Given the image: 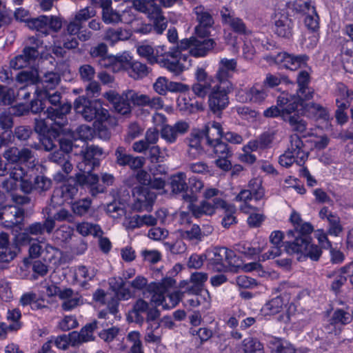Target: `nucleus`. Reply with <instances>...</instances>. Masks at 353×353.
<instances>
[{
    "label": "nucleus",
    "instance_id": "nucleus-28",
    "mask_svg": "<svg viewBox=\"0 0 353 353\" xmlns=\"http://www.w3.org/2000/svg\"><path fill=\"white\" fill-rule=\"evenodd\" d=\"M208 275L205 272H196L190 275V280H184L180 282L179 287L185 288L188 293H196L199 291H204L203 286L208 280Z\"/></svg>",
    "mask_w": 353,
    "mask_h": 353
},
{
    "label": "nucleus",
    "instance_id": "nucleus-56",
    "mask_svg": "<svg viewBox=\"0 0 353 353\" xmlns=\"http://www.w3.org/2000/svg\"><path fill=\"white\" fill-rule=\"evenodd\" d=\"M127 341L131 344L128 353H143L141 334L138 331H131L127 336Z\"/></svg>",
    "mask_w": 353,
    "mask_h": 353
},
{
    "label": "nucleus",
    "instance_id": "nucleus-32",
    "mask_svg": "<svg viewBox=\"0 0 353 353\" xmlns=\"http://www.w3.org/2000/svg\"><path fill=\"white\" fill-rule=\"evenodd\" d=\"M305 105L304 114L307 118H312L315 121L323 124L321 127L326 128L330 120V114L327 111L319 105L314 103H307Z\"/></svg>",
    "mask_w": 353,
    "mask_h": 353
},
{
    "label": "nucleus",
    "instance_id": "nucleus-2",
    "mask_svg": "<svg viewBox=\"0 0 353 353\" xmlns=\"http://www.w3.org/2000/svg\"><path fill=\"white\" fill-rule=\"evenodd\" d=\"M176 281L172 278H165L159 283H152L148 290L151 293V303L155 307H150L145 301L140 299L137 301L133 307V313L137 319L143 322L144 318L141 314H145L146 322L156 321L160 317V312L156 308L161 306L163 309L170 310L176 307L183 297V293L179 290H174Z\"/></svg>",
    "mask_w": 353,
    "mask_h": 353
},
{
    "label": "nucleus",
    "instance_id": "nucleus-23",
    "mask_svg": "<svg viewBox=\"0 0 353 353\" xmlns=\"http://www.w3.org/2000/svg\"><path fill=\"white\" fill-rule=\"evenodd\" d=\"M77 191L74 185L64 183L54 190L51 202L54 205H61L65 203H72Z\"/></svg>",
    "mask_w": 353,
    "mask_h": 353
},
{
    "label": "nucleus",
    "instance_id": "nucleus-14",
    "mask_svg": "<svg viewBox=\"0 0 353 353\" xmlns=\"http://www.w3.org/2000/svg\"><path fill=\"white\" fill-rule=\"evenodd\" d=\"M235 258L234 252L226 248H214L208 250L205 259L217 272L225 271L230 265H232Z\"/></svg>",
    "mask_w": 353,
    "mask_h": 353
},
{
    "label": "nucleus",
    "instance_id": "nucleus-49",
    "mask_svg": "<svg viewBox=\"0 0 353 353\" xmlns=\"http://www.w3.org/2000/svg\"><path fill=\"white\" fill-rule=\"evenodd\" d=\"M172 192L174 194L183 192L188 190L186 183V174L183 172H178L170 177V181Z\"/></svg>",
    "mask_w": 353,
    "mask_h": 353
},
{
    "label": "nucleus",
    "instance_id": "nucleus-34",
    "mask_svg": "<svg viewBox=\"0 0 353 353\" xmlns=\"http://www.w3.org/2000/svg\"><path fill=\"white\" fill-rule=\"evenodd\" d=\"M309 79L310 74L308 72H300L297 77V83L299 84V90L297 92L296 95L290 94L289 96L294 97L295 99L298 101H304L310 99L312 97L313 92L307 87Z\"/></svg>",
    "mask_w": 353,
    "mask_h": 353
},
{
    "label": "nucleus",
    "instance_id": "nucleus-22",
    "mask_svg": "<svg viewBox=\"0 0 353 353\" xmlns=\"http://www.w3.org/2000/svg\"><path fill=\"white\" fill-rule=\"evenodd\" d=\"M153 89L158 94L165 95L168 92H186L190 88L188 85L170 81L164 77H159L154 82Z\"/></svg>",
    "mask_w": 353,
    "mask_h": 353
},
{
    "label": "nucleus",
    "instance_id": "nucleus-57",
    "mask_svg": "<svg viewBox=\"0 0 353 353\" xmlns=\"http://www.w3.org/2000/svg\"><path fill=\"white\" fill-rule=\"evenodd\" d=\"M125 96L127 99H130L131 103L134 105L147 106L149 102L148 95L140 94L132 90L125 91Z\"/></svg>",
    "mask_w": 353,
    "mask_h": 353
},
{
    "label": "nucleus",
    "instance_id": "nucleus-19",
    "mask_svg": "<svg viewBox=\"0 0 353 353\" xmlns=\"http://www.w3.org/2000/svg\"><path fill=\"white\" fill-rule=\"evenodd\" d=\"M237 61L234 59L222 58L218 65V69L213 77L215 83L226 85V83H232L229 79L232 77L233 72L236 70Z\"/></svg>",
    "mask_w": 353,
    "mask_h": 353
},
{
    "label": "nucleus",
    "instance_id": "nucleus-6",
    "mask_svg": "<svg viewBox=\"0 0 353 353\" xmlns=\"http://www.w3.org/2000/svg\"><path fill=\"white\" fill-rule=\"evenodd\" d=\"M313 230L314 227L308 222H303L299 226H296L294 230H289L287 236L294 240L286 242L287 251L290 253L301 254V256L317 261L321 254V250L317 245L311 243V238L308 236Z\"/></svg>",
    "mask_w": 353,
    "mask_h": 353
},
{
    "label": "nucleus",
    "instance_id": "nucleus-12",
    "mask_svg": "<svg viewBox=\"0 0 353 353\" xmlns=\"http://www.w3.org/2000/svg\"><path fill=\"white\" fill-rule=\"evenodd\" d=\"M185 201L188 202V208L192 212V214L196 217H199L203 214L212 215L215 213L218 208L226 209L228 205L226 203L221 199H214L212 202L209 201H203L199 205H196L193 203L196 201V197L192 195H183ZM234 207L229 206L228 210L230 212H234Z\"/></svg>",
    "mask_w": 353,
    "mask_h": 353
},
{
    "label": "nucleus",
    "instance_id": "nucleus-13",
    "mask_svg": "<svg viewBox=\"0 0 353 353\" xmlns=\"http://www.w3.org/2000/svg\"><path fill=\"white\" fill-rule=\"evenodd\" d=\"M215 46L212 39L193 36L183 39L179 42L181 52L188 50L189 53L194 57H205Z\"/></svg>",
    "mask_w": 353,
    "mask_h": 353
},
{
    "label": "nucleus",
    "instance_id": "nucleus-51",
    "mask_svg": "<svg viewBox=\"0 0 353 353\" xmlns=\"http://www.w3.org/2000/svg\"><path fill=\"white\" fill-rule=\"evenodd\" d=\"M77 231L82 236L92 235L94 236H101L103 231L101 227L97 224L89 222H81L77 224Z\"/></svg>",
    "mask_w": 353,
    "mask_h": 353
},
{
    "label": "nucleus",
    "instance_id": "nucleus-58",
    "mask_svg": "<svg viewBox=\"0 0 353 353\" xmlns=\"http://www.w3.org/2000/svg\"><path fill=\"white\" fill-rule=\"evenodd\" d=\"M48 16L42 15L28 21L27 26L30 29L36 30L42 33L46 34L48 31Z\"/></svg>",
    "mask_w": 353,
    "mask_h": 353
},
{
    "label": "nucleus",
    "instance_id": "nucleus-18",
    "mask_svg": "<svg viewBox=\"0 0 353 353\" xmlns=\"http://www.w3.org/2000/svg\"><path fill=\"white\" fill-rule=\"evenodd\" d=\"M268 96L264 86L255 84L250 88L240 90L236 94V99L241 103H261Z\"/></svg>",
    "mask_w": 353,
    "mask_h": 353
},
{
    "label": "nucleus",
    "instance_id": "nucleus-44",
    "mask_svg": "<svg viewBox=\"0 0 353 353\" xmlns=\"http://www.w3.org/2000/svg\"><path fill=\"white\" fill-rule=\"evenodd\" d=\"M206 137L208 144H212L219 141L223 137L222 125L216 121L207 123L203 130H201Z\"/></svg>",
    "mask_w": 353,
    "mask_h": 353
},
{
    "label": "nucleus",
    "instance_id": "nucleus-55",
    "mask_svg": "<svg viewBox=\"0 0 353 353\" xmlns=\"http://www.w3.org/2000/svg\"><path fill=\"white\" fill-rule=\"evenodd\" d=\"M38 79L39 74L36 69L21 71L17 76V81L24 85L34 84L38 82Z\"/></svg>",
    "mask_w": 353,
    "mask_h": 353
},
{
    "label": "nucleus",
    "instance_id": "nucleus-47",
    "mask_svg": "<svg viewBox=\"0 0 353 353\" xmlns=\"http://www.w3.org/2000/svg\"><path fill=\"white\" fill-rule=\"evenodd\" d=\"M260 38L252 33L245 36L243 54L246 59H252L256 52V47L260 45Z\"/></svg>",
    "mask_w": 353,
    "mask_h": 353
},
{
    "label": "nucleus",
    "instance_id": "nucleus-20",
    "mask_svg": "<svg viewBox=\"0 0 353 353\" xmlns=\"http://www.w3.org/2000/svg\"><path fill=\"white\" fill-rule=\"evenodd\" d=\"M308 57L305 55H294L285 52H280L275 57L277 64L291 70H296L305 66Z\"/></svg>",
    "mask_w": 353,
    "mask_h": 353
},
{
    "label": "nucleus",
    "instance_id": "nucleus-5",
    "mask_svg": "<svg viewBox=\"0 0 353 353\" xmlns=\"http://www.w3.org/2000/svg\"><path fill=\"white\" fill-rule=\"evenodd\" d=\"M74 106L77 113L81 114L86 121L96 119L94 128L101 139L110 138L108 128L113 125L112 119L110 117L108 110L101 107L99 101H90L80 97L75 100Z\"/></svg>",
    "mask_w": 353,
    "mask_h": 353
},
{
    "label": "nucleus",
    "instance_id": "nucleus-27",
    "mask_svg": "<svg viewBox=\"0 0 353 353\" xmlns=\"http://www.w3.org/2000/svg\"><path fill=\"white\" fill-rule=\"evenodd\" d=\"M77 46L78 41L75 36L65 32L55 37L52 52L57 57H63L65 52V49L75 48Z\"/></svg>",
    "mask_w": 353,
    "mask_h": 353
},
{
    "label": "nucleus",
    "instance_id": "nucleus-21",
    "mask_svg": "<svg viewBox=\"0 0 353 353\" xmlns=\"http://www.w3.org/2000/svg\"><path fill=\"white\" fill-rule=\"evenodd\" d=\"M190 125L185 121H179L174 125H165L161 129V137L168 143H174L178 137L185 134Z\"/></svg>",
    "mask_w": 353,
    "mask_h": 353
},
{
    "label": "nucleus",
    "instance_id": "nucleus-15",
    "mask_svg": "<svg viewBox=\"0 0 353 353\" xmlns=\"http://www.w3.org/2000/svg\"><path fill=\"white\" fill-rule=\"evenodd\" d=\"M35 130L42 134L40 141L46 150H52L55 145V139L52 140L51 136H60L61 128H59L48 121H37Z\"/></svg>",
    "mask_w": 353,
    "mask_h": 353
},
{
    "label": "nucleus",
    "instance_id": "nucleus-60",
    "mask_svg": "<svg viewBox=\"0 0 353 353\" xmlns=\"http://www.w3.org/2000/svg\"><path fill=\"white\" fill-rule=\"evenodd\" d=\"M243 347L245 353H264L263 345L252 338L245 339Z\"/></svg>",
    "mask_w": 353,
    "mask_h": 353
},
{
    "label": "nucleus",
    "instance_id": "nucleus-52",
    "mask_svg": "<svg viewBox=\"0 0 353 353\" xmlns=\"http://www.w3.org/2000/svg\"><path fill=\"white\" fill-rule=\"evenodd\" d=\"M149 72L148 67L139 61H134L130 59V64L128 69L129 76L134 79H141L145 77Z\"/></svg>",
    "mask_w": 353,
    "mask_h": 353
},
{
    "label": "nucleus",
    "instance_id": "nucleus-48",
    "mask_svg": "<svg viewBox=\"0 0 353 353\" xmlns=\"http://www.w3.org/2000/svg\"><path fill=\"white\" fill-rule=\"evenodd\" d=\"M60 82V77L55 72H48L45 74L41 81L39 83L37 89L42 91H50L56 88Z\"/></svg>",
    "mask_w": 353,
    "mask_h": 353
},
{
    "label": "nucleus",
    "instance_id": "nucleus-16",
    "mask_svg": "<svg viewBox=\"0 0 353 353\" xmlns=\"http://www.w3.org/2000/svg\"><path fill=\"white\" fill-rule=\"evenodd\" d=\"M24 211L19 207L9 206L0 214V225L5 228H12V232L21 230V224L23 219Z\"/></svg>",
    "mask_w": 353,
    "mask_h": 353
},
{
    "label": "nucleus",
    "instance_id": "nucleus-29",
    "mask_svg": "<svg viewBox=\"0 0 353 353\" xmlns=\"http://www.w3.org/2000/svg\"><path fill=\"white\" fill-rule=\"evenodd\" d=\"M104 97L112 103L114 110L121 114H127L131 111L130 103V99H127L125 96V92L119 95L114 90H110L104 94Z\"/></svg>",
    "mask_w": 353,
    "mask_h": 353
},
{
    "label": "nucleus",
    "instance_id": "nucleus-35",
    "mask_svg": "<svg viewBox=\"0 0 353 353\" xmlns=\"http://www.w3.org/2000/svg\"><path fill=\"white\" fill-rule=\"evenodd\" d=\"M97 328V323L92 322L85 325L80 332H72L70 333L71 341L74 345H79L82 343H86L94 339V331Z\"/></svg>",
    "mask_w": 353,
    "mask_h": 353
},
{
    "label": "nucleus",
    "instance_id": "nucleus-9",
    "mask_svg": "<svg viewBox=\"0 0 353 353\" xmlns=\"http://www.w3.org/2000/svg\"><path fill=\"white\" fill-rule=\"evenodd\" d=\"M164 186L165 181L163 180L161 178H154L152 180L150 179L147 186L134 188L133 194L136 201L134 203V208L137 211H150L156 199V194L151 189L161 191Z\"/></svg>",
    "mask_w": 353,
    "mask_h": 353
},
{
    "label": "nucleus",
    "instance_id": "nucleus-45",
    "mask_svg": "<svg viewBox=\"0 0 353 353\" xmlns=\"http://www.w3.org/2000/svg\"><path fill=\"white\" fill-rule=\"evenodd\" d=\"M193 296L188 299L185 305L191 307H196L201 305L204 309H209L211 305V296L208 290L199 291L196 293H189Z\"/></svg>",
    "mask_w": 353,
    "mask_h": 353
},
{
    "label": "nucleus",
    "instance_id": "nucleus-63",
    "mask_svg": "<svg viewBox=\"0 0 353 353\" xmlns=\"http://www.w3.org/2000/svg\"><path fill=\"white\" fill-rule=\"evenodd\" d=\"M130 34L121 29H109L107 30L105 36V39L110 41L112 44L120 40L127 39Z\"/></svg>",
    "mask_w": 353,
    "mask_h": 353
},
{
    "label": "nucleus",
    "instance_id": "nucleus-54",
    "mask_svg": "<svg viewBox=\"0 0 353 353\" xmlns=\"http://www.w3.org/2000/svg\"><path fill=\"white\" fill-rule=\"evenodd\" d=\"M353 99V91L350 90L347 86L343 83H339L336 90V103H345L350 105V101Z\"/></svg>",
    "mask_w": 353,
    "mask_h": 353
},
{
    "label": "nucleus",
    "instance_id": "nucleus-36",
    "mask_svg": "<svg viewBox=\"0 0 353 353\" xmlns=\"http://www.w3.org/2000/svg\"><path fill=\"white\" fill-rule=\"evenodd\" d=\"M18 252L19 249L14 247V244H10L8 234L5 232L0 233V261H10L15 257Z\"/></svg>",
    "mask_w": 353,
    "mask_h": 353
},
{
    "label": "nucleus",
    "instance_id": "nucleus-61",
    "mask_svg": "<svg viewBox=\"0 0 353 353\" xmlns=\"http://www.w3.org/2000/svg\"><path fill=\"white\" fill-rule=\"evenodd\" d=\"M249 190L256 200L262 199L265 196V190L262 187V181L259 178H255L249 182Z\"/></svg>",
    "mask_w": 353,
    "mask_h": 353
},
{
    "label": "nucleus",
    "instance_id": "nucleus-53",
    "mask_svg": "<svg viewBox=\"0 0 353 353\" xmlns=\"http://www.w3.org/2000/svg\"><path fill=\"white\" fill-rule=\"evenodd\" d=\"M111 288L116 292L119 299L123 300L129 299L132 294L130 290L124 288V282L121 278H112L110 280Z\"/></svg>",
    "mask_w": 353,
    "mask_h": 353
},
{
    "label": "nucleus",
    "instance_id": "nucleus-24",
    "mask_svg": "<svg viewBox=\"0 0 353 353\" xmlns=\"http://www.w3.org/2000/svg\"><path fill=\"white\" fill-rule=\"evenodd\" d=\"M130 59L131 56L128 53H123L119 56L109 55L107 58L99 60V64L102 67L110 68L114 72L121 70L128 72Z\"/></svg>",
    "mask_w": 353,
    "mask_h": 353
},
{
    "label": "nucleus",
    "instance_id": "nucleus-40",
    "mask_svg": "<svg viewBox=\"0 0 353 353\" xmlns=\"http://www.w3.org/2000/svg\"><path fill=\"white\" fill-rule=\"evenodd\" d=\"M223 21L229 25L235 32L244 34L245 36L251 32L246 30V27L241 19L233 17L232 12L228 9L221 11Z\"/></svg>",
    "mask_w": 353,
    "mask_h": 353
},
{
    "label": "nucleus",
    "instance_id": "nucleus-64",
    "mask_svg": "<svg viewBox=\"0 0 353 353\" xmlns=\"http://www.w3.org/2000/svg\"><path fill=\"white\" fill-rule=\"evenodd\" d=\"M352 319V316L350 312H346L342 309L336 310L331 319V324L336 325V324H347L350 322Z\"/></svg>",
    "mask_w": 353,
    "mask_h": 353
},
{
    "label": "nucleus",
    "instance_id": "nucleus-11",
    "mask_svg": "<svg viewBox=\"0 0 353 353\" xmlns=\"http://www.w3.org/2000/svg\"><path fill=\"white\" fill-rule=\"evenodd\" d=\"M157 0H133L134 8L141 12L148 14L153 20L155 32L161 34L166 29L168 23L162 15L160 8L156 4Z\"/></svg>",
    "mask_w": 353,
    "mask_h": 353
},
{
    "label": "nucleus",
    "instance_id": "nucleus-46",
    "mask_svg": "<svg viewBox=\"0 0 353 353\" xmlns=\"http://www.w3.org/2000/svg\"><path fill=\"white\" fill-rule=\"evenodd\" d=\"M42 258L49 264L57 267L61 264L63 253L57 248H54L50 244H46L45 248L42 251Z\"/></svg>",
    "mask_w": 353,
    "mask_h": 353
},
{
    "label": "nucleus",
    "instance_id": "nucleus-43",
    "mask_svg": "<svg viewBox=\"0 0 353 353\" xmlns=\"http://www.w3.org/2000/svg\"><path fill=\"white\" fill-rule=\"evenodd\" d=\"M147 323L148 327L144 336L145 343L159 344L163 334L162 330L160 329V321L157 319Z\"/></svg>",
    "mask_w": 353,
    "mask_h": 353
},
{
    "label": "nucleus",
    "instance_id": "nucleus-50",
    "mask_svg": "<svg viewBox=\"0 0 353 353\" xmlns=\"http://www.w3.org/2000/svg\"><path fill=\"white\" fill-rule=\"evenodd\" d=\"M177 232L181 239L195 243L202 241L203 238V234L201 232L199 226L195 224L189 230H179Z\"/></svg>",
    "mask_w": 353,
    "mask_h": 353
},
{
    "label": "nucleus",
    "instance_id": "nucleus-31",
    "mask_svg": "<svg viewBox=\"0 0 353 353\" xmlns=\"http://www.w3.org/2000/svg\"><path fill=\"white\" fill-rule=\"evenodd\" d=\"M203 136V133L201 130H193L187 138L188 145V154L190 158L196 159L203 152V149L201 145V140Z\"/></svg>",
    "mask_w": 353,
    "mask_h": 353
},
{
    "label": "nucleus",
    "instance_id": "nucleus-7",
    "mask_svg": "<svg viewBox=\"0 0 353 353\" xmlns=\"http://www.w3.org/2000/svg\"><path fill=\"white\" fill-rule=\"evenodd\" d=\"M154 54L155 63L159 62L162 66L175 74H180L192 65L189 56L181 52L179 45L168 52L165 46H157L154 48Z\"/></svg>",
    "mask_w": 353,
    "mask_h": 353
},
{
    "label": "nucleus",
    "instance_id": "nucleus-1",
    "mask_svg": "<svg viewBox=\"0 0 353 353\" xmlns=\"http://www.w3.org/2000/svg\"><path fill=\"white\" fill-rule=\"evenodd\" d=\"M3 157L10 163L15 164L10 172V178L3 183L7 190L12 191L19 188L24 193H30L34 188L46 191L51 187V180L43 176H37L33 185L30 181V176L21 167L24 165L28 168L32 169L38 163L29 149L12 148L4 152Z\"/></svg>",
    "mask_w": 353,
    "mask_h": 353
},
{
    "label": "nucleus",
    "instance_id": "nucleus-59",
    "mask_svg": "<svg viewBox=\"0 0 353 353\" xmlns=\"http://www.w3.org/2000/svg\"><path fill=\"white\" fill-rule=\"evenodd\" d=\"M138 54L145 59L150 63H155V57L154 54V48L148 43H142L137 46Z\"/></svg>",
    "mask_w": 353,
    "mask_h": 353
},
{
    "label": "nucleus",
    "instance_id": "nucleus-30",
    "mask_svg": "<svg viewBox=\"0 0 353 353\" xmlns=\"http://www.w3.org/2000/svg\"><path fill=\"white\" fill-rule=\"evenodd\" d=\"M94 3H101V7L103 8V20L105 23H117L122 21L125 23H130L131 19H128L126 18L127 12H123L121 15L114 12L112 8L110 7L111 3L110 0H106L102 1L101 0H92Z\"/></svg>",
    "mask_w": 353,
    "mask_h": 353
},
{
    "label": "nucleus",
    "instance_id": "nucleus-26",
    "mask_svg": "<svg viewBox=\"0 0 353 353\" xmlns=\"http://www.w3.org/2000/svg\"><path fill=\"white\" fill-rule=\"evenodd\" d=\"M274 32L279 37H288L292 34V21L288 18L287 12L283 10H277L274 16Z\"/></svg>",
    "mask_w": 353,
    "mask_h": 353
},
{
    "label": "nucleus",
    "instance_id": "nucleus-62",
    "mask_svg": "<svg viewBox=\"0 0 353 353\" xmlns=\"http://www.w3.org/2000/svg\"><path fill=\"white\" fill-rule=\"evenodd\" d=\"M21 316V312L18 309L9 310L8 311L7 319L11 323L6 327V329L10 331H17L19 330L21 327L19 322Z\"/></svg>",
    "mask_w": 353,
    "mask_h": 353
},
{
    "label": "nucleus",
    "instance_id": "nucleus-38",
    "mask_svg": "<svg viewBox=\"0 0 353 353\" xmlns=\"http://www.w3.org/2000/svg\"><path fill=\"white\" fill-rule=\"evenodd\" d=\"M97 274V270L92 267L79 265L74 270V280L79 285L84 287L92 281Z\"/></svg>",
    "mask_w": 353,
    "mask_h": 353
},
{
    "label": "nucleus",
    "instance_id": "nucleus-4",
    "mask_svg": "<svg viewBox=\"0 0 353 353\" xmlns=\"http://www.w3.org/2000/svg\"><path fill=\"white\" fill-rule=\"evenodd\" d=\"M101 148L94 146H86L81 150V162L77 163V168L80 172L77 174V181L81 185H85L90 189L92 195L103 192V188L98 185L99 178L91 173V170L99 164L100 159L103 157Z\"/></svg>",
    "mask_w": 353,
    "mask_h": 353
},
{
    "label": "nucleus",
    "instance_id": "nucleus-42",
    "mask_svg": "<svg viewBox=\"0 0 353 353\" xmlns=\"http://www.w3.org/2000/svg\"><path fill=\"white\" fill-rule=\"evenodd\" d=\"M240 209L243 212L249 214L247 222L252 228L259 227L265 220V216L248 203L241 205Z\"/></svg>",
    "mask_w": 353,
    "mask_h": 353
},
{
    "label": "nucleus",
    "instance_id": "nucleus-33",
    "mask_svg": "<svg viewBox=\"0 0 353 353\" xmlns=\"http://www.w3.org/2000/svg\"><path fill=\"white\" fill-rule=\"evenodd\" d=\"M38 54L39 52L34 48H26L22 54L17 56L10 61V67L15 70L26 67L31 64Z\"/></svg>",
    "mask_w": 353,
    "mask_h": 353
},
{
    "label": "nucleus",
    "instance_id": "nucleus-3",
    "mask_svg": "<svg viewBox=\"0 0 353 353\" xmlns=\"http://www.w3.org/2000/svg\"><path fill=\"white\" fill-rule=\"evenodd\" d=\"M196 82L192 85V90L195 95L205 98L208 94V105L212 112L221 113L229 105L228 94L234 90L232 83L222 85L215 83L205 69L198 67L194 72Z\"/></svg>",
    "mask_w": 353,
    "mask_h": 353
},
{
    "label": "nucleus",
    "instance_id": "nucleus-8",
    "mask_svg": "<svg viewBox=\"0 0 353 353\" xmlns=\"http://www.w3.org/2000/svg\"><path fill=\"white\" fill-rule=\"evenodd\" d=\"M305 105L303 101L295 99L290 108L285 109L283 114V120L289 123L293 131L303 137L312 136L313 129L308 127V123L304 119Z\"/></svg>",
    "mask_w": 353,
    "mask_h": 353
},
{
    "label": "nucleus",
    "instance_id": "nucleus-17",
    "mask_svg": "<svg viewBox=\"0 0 353 353\" xmlns=\"http://www.w3.org/2000/svg\"><path fill=\"white\" fill-rule=\"evenodd\" d=\"M194 13L198 22V25L194 28L195 35L199 37H208L210 34V28L214 23L212 15L202 6H196L194 9Z\"/></svg>",
    "mask_w": 353,
    "mask_h": 353
},
{
    "label": "nucleus",
    "instance_id": "nucleus-41",
    "mask_svg": "<svg viewBox=\"0 0 353 353\" xmlns=\"http://www.w3.org/2000/svg\"><path fill=\"white\" fill-rule=\"evenodd\" d=\"M60 299L63 301L62 308L67 311L74 309L82 303L80 296L70 288L62 289Z\"/></svg>",
    "mask_w": 353,
    "mask_h": 353
},
{
    "label": "nucleus",
    "instance_id": "nucleus-10",
    "mask_svg": "<svg viewBox=\"0 0 353 353\" xmlns=\"http://www.w3.org/2000/svg\"><path fill=\"white\" fill-rule=\"evenodd\" d=\"M308 153L303 149V143L296 134L290 137V145L285 153L280 156L279 162L283 167L288 168L294 163L301 165L307 159Z\"/></svg>",
    "mask_w": 353,
    "mask_h": 353
},
{
    "label": "nucleus",
    "instance_id": "nucleus-39",
    "mask_svg": "<svg viewBox=\"0 0 353 353\" xmlns=\"http://www.w3.org/2000/svg\"><path fill=\"white\" fill-rule=\"evenodd\" d=\"M289 302L288 296H281L272 299L265 303L261 308L263 315H273L279 312L283 307H286Z\"/></svg>",
    "mask_w": 353,
    "mask_h": 353
},
{
    "label": "nucleus",
    "instance_id": "nucleus-25",
    "mask_svg": "<svg viewBox=\"0 0 353 353\" xmlns=\"http://www.w3.org/2000/svg\"><path fill=\"white\" fill-rule=\"evenodd\" d=\"M294 100V97L289 96L288 93H282L277 99L276 105H272L265 110L263 116L268 118L281 116L283 118L284 110L290 108Z\"/></svg>",
    "mask_w": 353,
    "mask_h": 353
},
{
    "label": "nucleus",
    "instance_id": "nucleus-37",
    "mask_svg": "<svg viewBox=\"0 0 353 353\" xmlns=\"http://www.w3.org/2000/svg\"><path fill=\"white\" fill-rule=\"evenodd\" d=\"M70 110L71 105L68 103L62 105L59 108H48V118L46 121H48L50 123H52V125L61 128L65 121L64 120V116L68 114Z\"/></svg>",
    "mask_w": 353,
    "mask_h": 353
}]
</instances>
